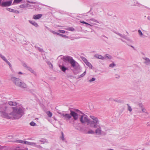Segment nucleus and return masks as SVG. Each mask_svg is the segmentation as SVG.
<instances>
[{
  "instance_id": "44",
  "label": "nucleus",
  "mask_w": 150,
  "mask_h": 150,
  "mask_svg": "<svg viewBox=\"0 0 150 150\" xmlns=\"http://www.w3.org/2000/svg\"><path fill=\"white\" fill-rule=\"evenodd\" d=\"M83 61L86 64L88 62V61H87V60L85 58H83Z\"/></svg>"
},
{
  "instance_id": "32",
  "label": "nucleus",
  "mask_w": 150,
  "mask_h": 150,
  "mask_svg": "<svg viewBox=\"0 0 150 150\" xmlns=\"http://www.w3.org/2000/svg\"><path fill=\"white\" fill-rule=\"evenodd\" d=\"M127 105L128 106V110L129 112H131L132 111V108L131 106H129V104H127Z\"/></svg>"
},
{
  "instance_id": "61",
  "label": "nucleus",
  "mask_w": 150,
  "mask_h": 150,
  "mask_svg": "<svg viewBox=\"0 0 150 150\" xmlns=\"http://www.w3.org/2000/svg\"><path fill=\"white\" fill-rule=\"evenodd\" d=\"M16 142H19V141L18 140H17Z\"/></svg>"
},
{
  "instance_id": "55",
  "label": "nucleus",
  "mask_w": 150,
  "mask_h": 150,
  "mask_svg": "<svg viewBox=\"0 0 150 150\" xmlns=\"http://www.w3.org/2000/svg\"><path fill=\"white\" fill-rule=\"evenodd\" d=\"M147 19L150 21V16H148L147 17Z\"/></svg>"
},
{
  "instance_id": "57",
  "label": "nucleus",
  "mask_w": 150,
  "mask_h": 150,
  "mask_svg": "<svg viewBox=\"0 0 150 150\" xmlns=\"http://www.w3.org/2000/svg\"><path fill=\"white\" fill-rule=\"evenodd\" d=\"M120 40H121L122 42H125V41H124V40H123L122 39H120Z\"/></svg>"
},
{
  "instance_id": "21",
  "label": "nucleus",
  "mask_w": 150,
  "mask_h": 150,
  "mask_svg": "<svg viewBox=\"0 0 150 150\" xmlns=\"http://www.w3.org/2000/svg\"><path fill=\"white\" fill-rule=\"evenodd\" d=\"M104 57L105 58V60L108 59H111L112 58V57L110 55L108 54H106Z\"/></svg>"
},
{
  "instance_id": "16",
  "label": "nucleus",
  "mask_w": 150,
  "mask_h": 150,
  "mask_svg": "<svg viewBox=\"0 0 150 150\" xmlns=\"http://www.w3.org/2000/svg\"><path fill=\"white\" fill-rule=\"evenodd\" d=\"M6 62L8 64L9 66V67L11 71L13 73H14L15 72L12 68V65L10 62L8 60L6 61Z\"/></svg>"
},
{
  "instance_id": "43",
  "label": "nucleus",
  "mask_w": 150,
  "mask_h": 150,
  "mask_svg": "<svg viewBox=\"0 0 150 150\" xmlns=\"http://www.w3.org/2000/svg\"><path fill=\"white\" fill-rule=\"evenodd\" d=\"M36 145V143L32 142L31 143V146H35V147Z\"/></svg>"
},
{
  "instance_id": "27",
  "label": "nucleus",
  "mask_w": 150,
  "mask_h": 150,
  "mask_svg": "<svg viewBox=\"0 0 150 150\" xmlns=\"http://www.w3.org/2000/svg\"><path fill=\"white\" fill-rule=\"evenodd\" d=\"M61 134L62 136L60 137V139L62 140L63 141L65 139L64 137V134L63 132H61Z\"/></svg>"
},
{
  "instance_id": "60",
  "label": "nucleus",
  "mask_w": 150,
  "mask_h": 150,
  "mask_svg": "<svg viewBox=\"0 0 150 150\" xmlns=\"http://www.w3.org/2000/svg\"><path fill=\"white\" fill-rule=\"evenodd\" d=\"M114 101H116V102H119V101H118V100H114Z\"/></svg>"
},
{
  "instance_id": "31",
  "label": "nucleus",
  "mask_w": 150,
  "mask_h": 150,
  "mask_svg": "<svg viewBox=\"0 0 150 150\" xmlns=\"http://www.w3.org/2000/svg\"><path fill=\"white\" fill-rule=\"evenodd\" d=\"M30 125L32 126H35L36 125V123L33 121L31 122L30 123Z\"/></svg>"
},
{
  "instance_id": "52",
  "label": "nucleus",
  "mask_w": 150,
  "mask_h": 150,
  "mask_svg": "<svg viewBox=\"0 0 150 150\" xmlns=\"http://www.w3.org/2000/svg\"><path fill=\"white\" fill-rule=\"evenodd\" d=\"M85 24H86L88 25H90L91 26H92L91 25V24H89L88 23H87L86 22V23H85Z\"/></svg>"
},
{
  "instance_id": "41",
  "label": "nucleus",
  "mask_w": 150,
  "mask_h": 150,
  "mask_svg": "<svg viewBox=\"0 0 150 150\" xmlns=\"http://www.w3.org/2000/svg\"><path fill=\"white\" fill-rule=\"evenodd\" d=\"M59 35H60V36H61L62 37H64V38H68V37L66 35H63V34H59Z\"/></svg>"
},
{
  "instance_id": "34",
  "label": "nucleus",
  "mask_w": 150,
  "mask_h": 150,
  "mask_svg": "<svg viewBox=\"0 0 150 150\" xmlns=\"http://www.w3.org/2000/svg\"><path fill=\"white\" fill-rule=\"evenodd\" d=\"M67 30L69 31H74V29L73 27H69L68 28Z\"/></svg>"
},
{
  "instance_id": "56",
  "label": "nucleus",
  "mask_w": 150,
  "mask_h": 150,
  "mask_svg": "<svg viewBox=\"0 0 150 150\" xmlns=\"http://www.w3.org/2000/svg\"><path fill=\"white\" fill-rule=\"evenodd\" d=\"M30 3L31 4H35L36 3L35 2H30Z\"/></svg>"
},
{
  "instance_id": "2",
  "label": "nucleus",
  "mask_w": 150,
  "mask_h": 150,
  "mask_svg": "<svg viewBox=\"0 0 150 150\" xmlns=\"http://www.w3.org/2000/svg\"><path fill=\"white\" fill-rule=\"evenodd\" d=\"M13 110L12 113L8 114L5 112H1L2 116L7 119H11L12 117L10 115H12L14 119H18L19 117V108L17 106L12 107Z\"/></svg>"
},
{
  "instance_id": "46",
  "label": "nucleus",
  "mask_w": 150,
  "mask_h": 150,
  "mask_svg": "<svg viewBox=\"0 0 150 150\" xmlns=\"http://www.w3.org/2000/svg\"><path fill=\"white\" fill-rule=\"evenodd\" d=\"M25 141L22 140H19V143L25 144Z\"/></svg>"
},
{
  "instance_id": "47",
  "label": "nucleus",
  "mask_w": 150,
  "mask_h": 150,
  "mask_svg": "<svg viewBox=\"0 0 150 150\" xmlns=\"http://www.w3.org/2000/svg\"><path fill=\"white\" fill-rule=\"evenodd\" d=\"M138 105L140 107H141V108H142V107L143 108V107H144L143 106V105L142 104V103H139L138 104Z\"/></svg>"
},
{
  "instance_id": "20",
  "label": "nucleus",
  "mask_w": 150,
  "mask_h": 150,
  "mask_svg": "<svg viewBox=\"0 0 150 150\" xmlns=\"http://www.w3.org/2000/svg\"><path fill=\"white\" fill-rule=\"evenodd\" d=\"M8 104L11 106H16L17 104L15 102H13L12 101H9L8 102Z\"/></svg>"
},
{
  "instance_id": "7",
  "label": "nucleus",
  "mask_w": 150,
  "mask_h": 150,
  "mask_svg": "<svg viewBox=\"0 0 150 150\" xmlns=\"http://www.w3.org/2000/svg\"><path fill=\"white\" fill-rule=\"evenodd\" d=\"M12 0H10L9 1L3 2L2 3L1 5L3 7L9 6L11 5Z\"/></svg>"
},
{
  "instance_id": "1",
  "label": "nucleus",
  "mask_w": 150,
  "mask_h": 150,
  "mask_svg": "<svg viewBox=\"0 0 150 150\" xmlns=\"http://www.w3.org/2000/svg\"><path fill=\"white\" fill-rule=\"evenodd\" d=\"M90 117L93 120L91 122V127L96 128L95 132L96 134L98 135H101L102 134L103 132L102 131L101 126L99 124L100 121L98 118L96 117L93 115L90 116Z\"/></svg>"
},
{
  "instance_id": "58",
  "label": "nucleus",
  "mask_w": 150,
  "mask_h": 150,
  "mask_svg": "<svg viewBox=\"0 0 150 150\" xmlns=\"http://www.w3.org/2000/svg\"><path fill=\"white\" fill-rule=\"evenodd\" d=\"M130 46L132 47L134 49V47L132 46V45H130Z\"/></svg>"
},
{
  "instance_id": "23",
  "label": "nucleus",
  "mask_w": 150,
  "mask_h": 150,
  "mask_svg": "<svg viewBox=\"0 0 150 150\" xmlns=\"http://www.w3.org/2000/svg\"><path fill=\"white\" fill-rule=\"evenodd\" d=\"M0 57L5 62L7 60L6 58L3 55L0 54Z\"/></svg>"
},
{
  "instance_id": "54",
  "label": "nucleus",
  "mask_w": 150,
  "mask_h": 150,
  "mask_svg": "<svg viewBox=\"0 0 150 150\" xmlns=\"http://www.w3.org/2000/svg\"><path fill=\"white\" fill-rule=\"evenodd\" d=\"M39 141L40 142H42L43 143H44V141H42V140H40Z\"/></svg>"
},
{
  "instance_id": "33",
  "label": "nucleus",
  "mask_w": 150,
  "mask_h": 150,
  "mask_svg": "<svg viewBox=\"0 0 150 150\" xmlns=\"http://www.w3.org/2000/svg\"><path fill=\"white\" fill-rule=\"evenodd\" d=\"M138 32L139 33V35H140V36L141 37H142L143 35V33L140 30H138Z\"/></svg>"
},
{
  "instance_id": "48",
  "label": "nucleus",
  "mask_w": 150,
  "mask_h": 150,
  "mask_svg": "<svg viewBox=\"0 0 150 150\" xmlns=\"http://www.w3.org/2000/svg\"><path fill=\"white\" fill-rule=\"evenodd\" d=\"M38 50L40 52H42L43 51V50L42 49H41L40 48H38Z\"/></svg>"
},
{
  "instance_id": "45",
  "label": "nucleus",
  "mask_w": 150,
  "mask_h": 150,
  "mask_svg": "<svg viewBox=\"0 0 150 150\" xmlns=\"http://www.w3.org/2000/svg\"><path fill=\"white\" fill-rule=\"evenodd\" d=\"M59 32L61 33H65V31L64 30H59Z\"/></svg>"
},
{
  "instance_id": "3",
  "label": "nucleus",
  "mask_w": 150,
  "mask_h": 150,
  "mask_svg": "<svg viewBox=\"0 0 150 150\" xmlns=\"http://www.w3.org/2000/svg\"><path fill=\"white\" fill-rule=\"evenodd\" d=\"M63 59L65 62H68L71 65V67L74 69L78 70L80 69V67L78 63L74 60L73 58L69 56H64Z\"/></svg>"
},
{
  "instance_id": "24",
  "label": "nucleus",
  "mask_w": 150,
  "mask_h": 150,
  "mask_svg": "<svg viewBox=\"0 0 150 150\" xmlns=\"http://www.w3.org/2000/svg\"><path fill=\"white\" fill-rule=\"evenodd\" d=\"M46 113L49 117H51L52 115V113L50 111L47 112Z\"/></svg>"
},
{
  "instance_id": "13",
  "label": "nucleus",
  "mask_w": 150,
  "mask_h": 150,
  "mask_svg": "<svg viewBox=\"0 0 150 150\" xmlns=\"http://www.w3.org/2000/svg\"><path fill=\"white\" fill-rule=\"evenodd\" d=\"M42 16V15L41 14H38L36 15H34L33 18L34 19H38L40 18Z\"/></svg>"
},
{
  "instance_id": "50",
  "label": "nucleus",
  "mask_w": 150,
  "mask_h": 150,
  "mask_svg": "<svg viewBox=\"0 0 150 150\" xmlns=\"http://www.w3.org/2000/svg\"><path fill=\"white\" fill-rule=\"evenodd\" d=\"M19 150H28V149L27 148H25L24 149H19Z\"/></svg>"
},
{
  "instance_id": "30",
  "label": "nucleus",
  "mask_w": 150,
  "mask_h": 150,
  "mask_svg": "<svg viewBox=\"0 0 150 150\" xmlns=\"http://www.w3.org/2000/svg\"><path fill=\"white\" fill-rule=\"evenodd\" d=\"M22 65L25 68H27L28 67V66H27V64L23 62H21Z\"/></svg>"
},
{
  "instance_id": "4",
  "label": "nucleus",
  "mask_w": 150,
  "mask_h": 150,
  "mask_svg": "<svg viewBox=\"0 0 150 150\" xmlns=\"http://www.w3.org/2000/svg\"><path fill=\"white\" fill-rule=\"evenodd\" d=\"M61 114V116L64 117V119L67 121L69 120L71 118L72 116L74 120H77L79 118V115L77 113L75 112L72 110L70 111V114L59 113Z\"/></svg>"
},
{
  "instance_id": "8",
  "label": "nucleus",
  "mask_w": 150,
  "mask_h": 150,
  "mask_svg": "<svg viewBox=\"0 0 150 150\" xmlns=\"http://www.w3.org/2000/svg\"><path fill=\"white\" fill-rule=\"evenodd\" d=\"M11 80L13 83L17 86H19V79L14 76H12Z\"/></svg>"
},
{
  "instance_id": "6",
  "label": "nucleus",
  "mask_w": 150,
  "mask_h": 150,
  "mask_svg": "<svg viewBox=\"0 0 150 150\" xmlns=\"http://www.w3.org/2000/svg\"><path fill=\"white\" fill-rule=\"evenodd\" d=\"M116 34L119 35L121 37H122L126 40H127V41H128L130 43H133V41L131 40V39H129V38H128V37H127L126 36H125L124 35H123L122 34L120 33H119L118 32H116Z\"/></svg>"
},
{
  "instance_id": "29",
  "label": "nucleus",
  "mask_w": 150,
  "mask_h": 150,
  "mask_svg": "<svg viewBox=\"0 0 150 150\" xmlns=\"http://www.w3.org/2000/svg\"><path fill=\"white\" fill-rule=\"evenodd\" d=\"M89 21H93L94 22H96L98 23H99V22L96 20L95 19L92 18L91 19H89Z\"/></svg>"
},
{
  "instance_id": "53",
  "label": "nucleus",
  "mask_w": 150,
  "mask_h": 150,
  "mask_svg": "<svg viewBox=\"0 0 150 150\" xmlns=\"http://www.w3.org/2000/svg\"><path fill=\"white\" fill-rule=\"evenodd\" d=\"M81 22L82 23L85 24L86 23V22L84 21H82Z\"/></svg>"
},
{
  "instance_id": "51",
  "label": "nucleus",
  "mask_w": 150,
  "mask_h": 150,
  "mask_svg": "<svg viewBox=\"0 0 150 150\" xmlns=\"http://www.w3.org/2000/svg\"><path fill=\"white\" fill-rule=\"evenodd\" d=\"M115 76H116V77L117 78L118 77H120L117 74H116Z\"/></svg>"
},
{
  "instance_id": "62",
  "label": "nucleus",
  "mask_w": 150,
  "mask_h": 150,
  "mask_svg": "<svg viewBox=\"0 0 150 150\" xmlns=\"http://www.w3.org/2000/svg\"><path fill=\"white\" fill-rule=\"evenodd\" d=\"M56 150H60L59 149H57Z\"/></svg>"
},
{
  "instance_id": "11",
  "label": "nucleus",
  "mask_w": 150,
  "mask_h": 150,
  "mask_svg": "<svg viewBox=\"0 0 150 150\" xmlns=\"http://www.w3.org/2000/svg\"><path fill=\"white\" fill-rule=\"evenodd\" d=\"M94 57L96 59H100L102 60H104L105 59V58H104V57L102 56L97 54L94 55Z\"/></svg>"
},
{
  "instance_id": "49",
  "label": "nucleus",
  "mask_w": 150,
  "mask_h": 150,
  "mask_svg": "<svg viewBox=\"0 0 150 150\" xmlns=\"http://www.w3.org/2000/svg\"><path fill=\"white\" fill-rule=\"evenodd\" d=\"M25 0H19V4H20L21 2L22 1L24 3L25 1Z\"/></svg>"
},
{
  "instance_id": "59",
  "label": "nucleus",
  "mask_w": 150,
  "mask_h": 150,
  "mask_svg": "<svg viewBox=\"0 0 150 150\" xmlns=\"http://www.w3.org/2000/svg\"><path fill=\"white\" fill-rule=\"evenodd\" d=\"M23 73L22 72L19 71V74H22Z\"/></svg>"
},
{
  "instance_id": "38",
  "label": "nucleus",
  "mask_w": 150,
  "mask_h": 150,
  "mask_svg": "<svg viewBox=\"0 0 150 150\" xmlns=\"http://www.w3.org/2000/svg\"><path fill=\"white\" fill-rule=\"evenodd\" d=\"M96 80V78H92L91 79L88 80V81L89 82L95 81Z\"/></svg>"
},
{
  "instance_id": "10",
  "label": "nucleus",
  "mask_w": 150,
  "mask_h": 150,
  "mask_svg": "<svg viewBox=\"0 0 150 150\" xmlns=\"http://www.w3.org/2000/svg\"><path fill=\"white\" fill-rule=\"evenodd\" d=\"M59 66L61 70L64 72H65L66 70L68 69V68L65 67L63 64L62 65L59 64Z\"/></svg>"
},
{
  "instance_id": "35",
  "label": "nucleus",
  "mask_w": 150,
  "mask_h": 150,
  "mask_svg": "<svg viewBox=\"0 0 150 150\" xmlns=\"http://www.w3.org/2000/svg\"><path fill=\"white\" fill-rule=\"evenodd\" d=\"M115 64L114 63H113L112 64H111L109 65V67L112 68L113 67H115Z\"/></svg>"
},
{
  "instance_id": "17",
  "label": "nucleus",
  "mask_w": 150,
  "mask_h": 150,
  "mask_svg": "<svg viewBox=\"0 0 150 150\" xmlns=\"http://www.w3.org/2000/svg\"><path fill=\"white\" fill-rule=\"evenodd\" d=\"M27 69L28 71H30L31 73H33L35 75H36V73L33 70L32 68L28 66V67H27Z\"/></svg>"
},
{
  "instance_id": "39",
  "label": "nucleus",
  "mask_w": 150,
  "mask_h": 150,
  "mask_svg": "<svg viewBox=\"0 0 150 150\" xmlns=\"http://www.w3.org/2000/svg\"><path fill=\"white\" fill-rule=\"evenodd\" d=\"M35 147H37L40 149H42V147L39 145L36 144Z\"/></svg>"
},
{
  "instance_id": "19",
  "label": "nucleus",
  "mask_w": 150,
  "mask_h": 150,
  "mask_svg": "<svg viewBox=\"0 0 150 150\" xmlns=\"http://www.w3.org/2000/svg\"><path fill=\"white\" fill-rule=\"evenodd\" d=\"M29 22L31 24L35 27H37L38 26V24L34 21H29Z\"/></svg>"
},
{
  "instance_id": "26",
  "label": "nucleus",
  "mask_w": 150,
  "mask_h": 150,
  "mask_svg": "<svg viewBox=\"0 0 150 150\" xmlns=\"http://www.w3.org/2000/svg\"><path fill=\"white\" fill-rule=\"evenodd\" d=\"M86 64L90 68L92 69V65L89 62H87Z\"/></svg>"
},
{
  "instance_id": "36",
  "label": "nucleus",
  "mask_w": 150,
  "mask_h": 150,
  "mask_svg": "<svg viewBox=\"0 0 150 150\" xmlns=\"http://www.w3.org/2000/svg\"><path fill=\"white\" fill-rule=\"evenodd\" d=\"M32 142H30L28 141H25V144L27 145H31Z\"/></svg>"
},
{
  "instance_id": "22",
  "label": "nucleus",
  "mask_w": 150,
  "mask_h": 150,
  "mask_svg": "<svg viewBox=\"0 0 150 150\" xmlns=\"http://www.w3.org/2000/svg\"><path fill=\"white\" fill-rule=\"evenodd\" d=\"M95 133V131L92 129H89V130L86 132L88 134H94Z\"/></svg>"
},
{
  "instance_id": "25",
  "label": "nucleus",
  "mask_w": 150,
  "mask_h": 150,
  "mask_svg": "<svg viewBox=\"0 0 150 150\" xmlns=\"http://www.w3.org/2000/svg\"><path fill=\"white\" fill-rule=\"evenodd\" d=\"M47 64L49 65V67L50 68H52L53 65L52 64H51V62L50 61H47Z\"/></svg>"
},
{
  "instance_id": "15",
  "label": "nucleus",
  "mask_w": 150,
  "mask_h": 150,
  "mask_svg": "<svg viewBox=\"0 0 150 150\" xmlns=\"http://www.w3.org/2000/svg\"><path fill=\"white\" fill-rule=\"evenodd\" d=\"M19 87L22 88H25L27 87V85L24 82H19Z\"/></svg>"
},
{
  "instance_id": "9",
  "label": "nucleus",
  "mask_w": 150,
  "mask_h": 150,
  "mask_svg": "<svg viewBox=\"0 0 150 150\" xmlns=\"http://www.w3.org/2000/svg\"><path fill=\"white\" fill-rule=\"evenodd\" d=\"M20 105H19V106ZM25 111V108L21 107L19 106V118L21 117L24 114Z\"/></svg>"
},
{
  "instance_id": "18",
  "label": "nucleus",
  "mask_w": 150,
  "mask_h": 150,
  "mask_svg": "<svg viewBox=\"0 0 150 150\" xmlns=\"http://www.w3.org/2000/svg\"><path fill=\"white\" fill-rule=\"evenodd\" d=\"M142 112L146 114L147 115L149 114L146 109L144 107L141 108Z\"/></svg>"
},
{
  "instance_id": "28",
  "label": "nucleus",
  "mask_w": 150,
  "mask_h": 150,
  "mask_svg": "<svg viewBox=\"0 0 150 150\" xmlns=\"http://www.w3.org/2000/svg\"><path fill=\"white\" fill-rule=\"evenodd\" d=\"M6 9L7 10H8L10 12H15V11L13 9H12L9 8H6Z\"/></svg>"
},
{
  "instance_id": "40",
  "label": "nucleus",
  "mask_w": 150,
  "mask_h": 150,
  "mask_svg": "<svg viewBox=\"0 0 150 150\" xmlns=\"http://www.w3.org/2000/svg\"><path fill=\"white\" fill-rule=\"evenodd\" d=\"M19 3V0H14L13 2V4H18Z\"/></svg>"
},
{
  "instance_id": "14",
  "label": "nucleus",
  "mask_w": 150,
  "mask_h": 150,
  "mask_svg": "<svg viewBox=\"0 0 150 150\" xmlns=\"http://www.w3.org/2000/svg\"><path fill=\"white\" fill-rule=\"evenodd\" d=\"M143 59L145 60L144 63L146 65H149L150 64V59L147 57L143 58Z\"/></svg>"
},
{
  "instance_id": "12",
  "label": "nucleus",
  "mask_w": 150,
  "mask_h": 150,
  "mask_svg": "<svg viewBox=\"0 0 150 150\" xmlns=\"http://www.w3.org/2000/svg\"><path fill=\"white\" fill-rule=\"evenodd\" d=\"M28 4H27L26 3H24L21 4L19 6V7L21 8H22L23 9H25L28 7Z\"/></svg>"
},
{
  "instance_id": "42",
  "label": "nucleus",
  "mask_w": 150,
  "mask_h": 150,
  "mask_svg": "<svg viewBox=\"0 0 150 150\" xmlns=\"http://www.w3.org/2000/svg\"><path fill=\"white\" fill-rule=\"evenodd\" d=\"M51 32H52V33H53L54 34H57V35H59V33H57V32H56L55 31H52V30L51 31Z\"/></svg>"
},
{
  "instance_id": "5",
  "label": "nucleus",
  "mask_w": 150,
  "mask_h": 150,
  "mask_svg": "<svg viewBox=\"0 0 150 150\" xmlns=\"http://www.w3.org/2000/svg\"><path fill=\"white\" fill-rule=\"evenodd\" d=\"M80 116V117L79 118L82 124L87 123L88 125L89 124L90 126H91V123L92 122H93V120H91L88 118V116L84 114L81 115Z\"/></svg>"
},
{
  "instance_id": "37",
  "label": "nucleus",
  "mask_w": 150,
  "mask_h": 150,
  "mask_svg": "<svg viewBox=\"0 0 150 150\" xmlns=\"http://www.w3.org/2000/svg\"><path fill=\"white\" fill-rule=\"evenodd\" d=\"M86 74V71H85L82 74H81L79 76V77L80 78L83 77Z\"/></svg>"
}]
</instances>
